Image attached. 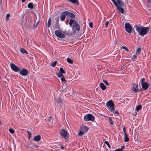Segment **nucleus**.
Instances as JSON below:
<instances>
[{
    "label": "nucleus",
    "mask_w": 151,
    "mask_h": 151,
    "mask_svg": "<svg viewBox=\"0 0 151 151\" xmlns=\"http://www.w3.org/2000/svg\"><path fill=\"white\" fill-rule=\"evenodd\" d=\"M124 146H122L121 148V150L122 151L123 149H124Z\"/></svg>",
    "instance_id": "nucleus-50"
},
{
    "label": "nucleus",
    "mask_w": 151,
    "mask_h": 151,
    "mask_svg": "<svg viewBox=\"0 0 151 151\" xmlns=\"http://www.w3.org/2000/svg\"><path fill=\"white\" fill-rule=\"evenodd\" d=\"M145 79L144 78H142L141 79L140 81L141 84H142V83H145Z\"/></svg>",
    "instance_id": "nucleus-35"
},
{
    "label": "nucleus",
    "mask_w": 151,
    "mask_h": 151,
    "mask_svg": "<svg viewBox=\"0 0 151 151\" xmlns=\"http://www.w3.org/2000/svg\"><path fill=\"white\" fill-rule=\"evenodd\" d=\"M20 52L22 54H28V52L24 49L22 48L20 50Z\"/></svg>",
    "instance_id": "nucleus-21"
},
{
    "label": "nucleus",
    "mask_w": 151,
    "mask_h": 151,
    "mask_svg": "<svg viewBox=\"0 0 151 151\" xmlns=\"http://www.w3.org/2000/svg\"><path fill=\"white\" fill-rule=\"evenodd\" d=\"M51 18L50 17L48 20L47 22V27H49L51 25Z\"/></svg>",
    "instance_id": "nucleus-27"
},
{
    "label": "nucleus",
    "mask_w": 151,
    "mask_h": 151,
    "mask_svg": "<svg viewBox=\"0 0 151 151\" xmlns=\"http://www.w3.org/2000/svg\"><path fill=\"white\" fill-rule=\"evenodd\" d=\"M122 48L123 49L125 50L126 51L129 52V50L126 47L123 46L122 47Z\"/></svg>",
    "instance_id": "nucleus-40"
},
{
    "label": "nucleus",
    "mask_w": 151,
    "mask_h": 151,
    "mask_svg": "<svg viewBox=\"0 0 151 151\" xmlns=\"http://www.w3.org/2000/svg\"><path fill=\"white\" fill-rule=\"evenodd\" d=\"M108 109L110 111H112L114 110V104L111 100H110L106 103Z\"/></svg>",
    "instance_id": "nucleus-6"
},
{
    "label": "nucleus",
    "mask_w": 151,
    "mask_h": 151,
    "mask_svg": "<svg viewBox=\"0 0 151 151\" xmlns=\"http://www.w3.org/2000/svg\"><path fill=\"white\" fill-rule=\"evenodd\" d=\"M109 22L108 21L105 24V25L106 26V27H107L108 26V24H109Z\"/></svg>",
    "instance_id": "nucleus-47"
},
{
    "label": "nucleus",
    "mask_w": 151,
    "mask_h": 151,
    "mask_svg": "<svg viewBox=\"0 0 151 151\" xmlns=\"http://www.w3.org/2000/svg\"><path fill=\"white\" fill-rule=\"evenodd\" d=\"M55 34L57 37L61 39L65 37V35L61 32L58 30H56L55 32Z\"/></svg>",
    "instance_id": "nucleus-9"
},
{
    "label": "nucleus",
    "mask_w": 151,
    "mask_h": 151,
    "mask_svg": "<svg viewBox=\"0 0 151 151\" xmlns=\"http://www.w3.org/2000/svg\"><path fill=\"white\" fill-rule=\"evenodd\" d=\"M141 52V49L140 47H138L137 48L136 51V55L139 54H140Z\"/></svg>",
    "instance_id": "nucleus-23"
},
{
    "label": "nucleus",
    "mask_w": 151,
    "mask_h": 151,
    "mask_svg": "<svg viewBox=\"0 0 151 151\" xmlns=\"http://www.w3.org/2000/svg\"><path fill=\"white\" fill-rule=\"evenodd\" d=\"M109 120V122L110 124L111 125H113L114 124V121L112 120L111 118L110 117H108Z\"/></svg>",
    "instance_id": "nucleus-22"
},
{
    "label": "nucleus",
    "mask_w": 151,
    "mask_h": 151,
    "mask_svg": "<svg viewBox=\"0 0 151 151\" xmlns=\"http://www.w3.org/2000/svg\"><path fill=\"white\" fill-rule=\"evenodd\" d=\"M41 138L40 135H38L34 137V140L35 141L38 142L40 140Z\"/></svg>",
    "instance_id": "nucleus-17"
},
{
    "label": "nucleus",
    "mask_w": 151,
    "mask_h": 151,
    "mask_svg": "<svg viewBox=\"0 0 151 151\" xmlns=\"http://www.w3.org/2000/svg\"><path fill=\"white\" fill-rule=\"evenodd\" d=\"M137 56L136 55H134L132 58V61H135L137 59Z\"/></svg>",
    "instance_id": "nucleus-34"
},
{
    "label": "nucleus",
    "mask_w": 151,
    "mask_h": 151,
    "mask_svg": "<svg viewBox=\"0 0 151 151\" xmlns=\"http://www.w3.org/2000/svg\"><path fill=\"white\" fill-rule=\"evenodd\" d=\"M27 6L29 8L32 9L34 6L32 3H29L28 4Z\"/></svg>",
    "instance_id": "nucleus-24"
},
{
    "label": "nucleus",
    "mask_w": 151,
    "mask_h": 151,
    "mask_svg": "<svg viewBox=\"0 0 151 151\" xmlns=\"http://www.w3.org/2000/svg\"><path fill=\"white\" fill-rule=\"evenodd\" d=\"M134 27L139 35L142 37L147 35L150 29V28L149 27L142 26L139 27L137 25H135Z\"/></svg>",
    "instance_id": "nucleus-1"
},
{
    "label": "nucleus",
    "mask_w": 151,
    "mask_h": 151,
    "mask_svg": "<svg viewBox=\"0 0 151 151\" xmlns=\"http://www.w3.org/2000/svg\"><path fill=\"white\" fill-rule=\"evenodd\" d=\"M2 1V0H1L0 3H1Z\"/></svg>",
    "instance_id": "nucleus-57"
},
{
    "label": "nucleus",
    "mask_w": 151,
    "mask_h": 151,
    "mask_svg": "<svg viewBox=\"0 0 151 151\" xmlns=\"http://www.w3.org/2000/svg\"><path fill=\"white\" fill-rule=\"evenodd\" d=\"M39 20L38 21L36 24H34L33 25V27L34 28H35V27H36L37 26L39 23Z\"/></svg>",
    "instance_id": "nucleus-39"
},
{
    "label": "nucleus",
    "mask_w": 151,
    "mask_h": 151,
    "mask_svg": "<svg viewBox=\"0 0 151 151\" xmlns=\"http://www.w3.org/2000/svg\"><path fill=\"white\" fill-rule=\"evenodd\" d=\"M67 15V11L63 12L61 15L60 20L62 21H64L66 18V16Z\"/></svg>",
    "instance_id": "nucleus-12"
},
{
    "label": "nucleus",
    "mask_w": 151,
    "mask_h": 151,
    "mask_svg": "<svg viewBox=\"0 0 151 151\" xmlns=\"http://www.w3.org/2000/svg\"><path fill=\"white\" fill-rule=\"evenodd\" d=\"M9 131L12 134H14V130L13 129L10 128L9 129Z\"/></svg>",
    "instance_id": "nucleus-36"
},
{
    "label": "nucleus",
    "mask_w": 151,
    "mask_h": 151,
    "mask_svg": "<svg viewBox=\"0 0 151 151\" xmlns=\"http://www.w3.org/2000/svg\"><path fill=\"white\" fill-rule=\"evenodd\" d=\"M19 72L20 74L23 76H27L28 73L27 70L25 68H23L22 70H20Z\"/></svg>",
    "instance_id": "nucleus-10"
},
{
    "label": "nucleus",
    "mask_w": 151,
    "mask_h": 151,
    "mask_svg": "<svg viewBox=\"0 0 151 151\" xmlns=\"http://www.w3.org/2000/svg\"><path fill=\"white\" fill-rule=\"evenodd\" d=\"M26 0H22V3H23Z\"/></svg>",
    "instance_id": "nucleus-54"
},
{
    "label": "nucleus",
    "mask_w": 151,
    "mask_h": 151,
    "mask_svg": "<svg viewBox=\"0 0 151 151\" xmlns=\"http://www.w3.org/2000/svg\"><path fill=\"white\" fill-rule=\"evenodd\" d=\"M61 80L62 81H65V78H64V76H63L62 77H61Z\"/></svg>",
    "instance_id": "nucleus-46"
},
{
    "label": "nucleus",
    "mask_w": 151,
    "mask_h": 151,
    "mask_svg": "<svg viewBox=\"0 0 151 151\" xmlns=\"http://www.w3.org/2000/svg\"><path fill=\"white\" fill-rule=\"evenodd\" d=\"M57 76L59 78H60V77H62L64 76V75H63V74L61 73H58L57 74Z\"/></svg>",
    "instance_id": "nucleus-32"
},
{
    "label": "nucleus",
    "mask_w": 151,
    "mask_h": 151,
    "mask_svg": "<svg viewBox=\"0 0 151 151\" xmlns=\"http://www.w3.org/2000/svg\"><path fill=\"white\" fill-rule=\"evenodd\" d=\"M113 1L116 6V9L118 11L119 13L120 14H123L124 13V8L120 6L118 4V2L115 1V0H111Z\"/></svg>",
    "instance_id": "nucleus-5"
},
{
    "label": "nucleus",
    "mask_w": 151,
    "mask_h": 151,
    "mask_svg": "<svg viewBox=\"0 0 151 151\" xmlns=\"http://www.w3.org/2000/svg\"><path fill=\"white\" fill-rule=\"evenodd\" d=\"M99 86L103 90H104L106 88V86L104 84L102 83H101L99 84Z\"/></svg>",
    "instance_id": "nucleus-20"
},
{
    "label": "nucleus",
    "mask_w": 151,
    "mask_h": 151,
    "mask_svg": "<svg viewBox=\"0 0 151 151\" xmlns=\"http://www.w3.org/2000/svg\"><path fill=\"white\" fill-rule=\"evenodd\" d=\"M69 25L70 27H72V29L73 32H75L76 31L78 32L79 31L80 26L76 20L71 19L69 21Z\"/></svg>",
    "instance_id": "nucleus-2"
},
{
    "label": "nucleus",
    "mask_w": 151,
    "mask_h": 151,
    "mask_svg": "<svg viewBox=\"0 0 151 151\" xmlns=\"http://www.w3.org/2000/svg\"><path fill=\"white\" fill-rule=\"evenodd\" d=\"M125 31L129 34L131 33L132 30V27L131 24L129 23L126 22L125 24Z\"/></svg>",
    "instance_id": "nucleus-7"
},
{
    "label": "nucleus",
    "mask_w": 151,
    "mask_h": 151,
    "mask_svg": "<svg viewBox=\"0 0 151 151\" xmlns=\"http://www.w3.org/2000/svg\"><path fill=\"white\" fill-rule=\"evenodd\" d=\"M68 1L73 3H77V4H78V0H68Z\"/></svg>",
    "instance_id": "nucleus-26"
},
{
    "label": "nucleus",
    "mask_w": 151,
    "mask_h": 151,
    "mask_svg": "<svg viewBox=\"0 0 151 151\" xmlns=\"http://www.w3.org/2000/svg\"><path fill=\"white\" fill-rule=\"evenodd\" d=\"M111 112H113L114 114H119V113L117 111H114V110L112 111H111Z\"/></svg>",
    "instance_id": "nucleus-43"
},
{
    "label": "nucleus",
    "mask_w": 151,
    "mask_h": 151,
    "mask_svg": "<svg viewBox=\"0 0 151 151\" xmlns=\"http://www.w3.org/2000/svg\"><path fill=\"white\" fill-rule=\"evenodd\" d=\"M24 17H25V14H24L22 15V18L21 19V20L22 21H23V19L24 18Z\"/></svg>",
    "instance_id": "nucleus-44"
},
{
    "label": "nucleus",
    "mask_w": 151,
    "mask_h": 151,
    "mask_svg": "<svg viewBox=\"0 0 151 151\" xmlns=\"http://www.w3.org/2000/svg\"><path fill=\"white\" fill-rule=\"evenodd\" d=\"M67 61L68 63L70 64L73 63V60L70 58H68L67 59Z\"/></svg>",
    "instance_id": "nucleus-30"
},
{
    "label": "nucleus",
    "mask_w": 151,
    "mask_h": 151,
    "mask_svg": "<svg viewBox=\"0 0 151 151\" xmlns=\"http://www.w3.org/2000/svg\"><path fill=\"white\" fill-rule=\"evenodd\" d=\"M104 143L105 144H106L108 146V147L109 148H111V146H110L108 142L107 141H106L104 142Z\"/></svg>",
    "instance_id": "nucleus-38"
},
{
    "label": "nucleus",
    "mask_w": 151,
    "mask_h": 151,
    "mask_svg": "<svg viewBox=\"0 0 151 151\" xmlns=\"http://www.w3.org/2000/svg\"><path fill=\"white\" fill-rule=\"evenodd\" d=\"M84 133H84V132H83L82 130L80 131V132L78 133V136H82Z\"/></svg>",
    "instance_id": "nucleus-37"
},
{
    "label": "nucleus",
    "mask_w": 151,
    "mask_h": 151,
    "mask_svg": "<svg viewBox=\"0 0 151 151\" xmlns=\"http://www.w3.org/2000/svg\"><path fill=\"white\" fill-rule=\"evenodd\" d=\"M133 91L135 93H137L138 92H140L142 90V89L140 90L138 89V86L137 85H134L132 88Z\"/></svg>",
    "instance_id": "nucleus-11"
},
{
    "label": "nucleus",
    "mask_w": 151,
    "mask_h": 151,
    "mask_svg": "<svg viewBox=\"0 0 151 151\" xmlns=\"http://www.w3.org/2000/svg\"><path fill=\"white\" fill-rule=\"evenodd\" d=\"M89 27L91 28H92L93 27V23L92 22H90L89 24Z\"/></svg>",
    "instance_id": "nucleus-45"
},
{
    "label": "nucleus",
    "mask_w": 151,
    "mask_h": 151,
    "mask_svg": "<svg viewBox=\"0 0 151 151\" xmlns=\"http://www.w3.org/2000/svg\"><path fill=\"white\" fill-rule=\"evenodd\" d=\"M55 19L56 21V22L55 23V27L57 29H59L60 25L59 24V19L58 18H55Z\"/></svg>",
    "instance_id": "nucleus-19"
},
{
    "label": "nucleus",
    "mask_w": 151,
    "mask_h": 151,
    "mask_svg": "<svg viewBox=\"0 0 151 151\" xmlns=\"http://www.w3.org/2000/svg\"><path fill=\"white\" fill-rule=\"evenodd\" d=\"M129 140V138L128 137L127 135L125 133V134L124 142H127Z\"/></svg>",
    "instance_id": "nucleus-25"
},
{
    "label": "nucleus",
    "mask_w": 151,
    "mask_h": 151,
    "mask_svg": "<svg viewBox=\"0 0 151 151\" xmlns=\"http://www.w3.org/2000/svg\"><path fill=\"white\" fill-rule=\"evenodd\" d=\"M147 1H148V2L149 3H150L151 2V1L150 0H147Z\"/></svg>",
    "instance_id": "nucleus-55"
},
{
    "label": "nucleus",
    "mask_w": 151,
    "mask_h": 151,
    "mask_svg": "<svg viewBox=\"0 0 151 151\" xmlns=\"http://www.w3.org/2000/svg\"><path fill=\"white\" fill-rule=\"evenodd\" d=\"M27 134L28 136V139H30V138L32 136V134L28 130H27Z\"/></svg>",
    "instance_id": "nucleus-28"
},
{
    "label": "nucleus",
    "mask_w": 151,
    "mask_h": 151,
    "mask_svg": "<svg viewBox=\"0 0 151 151\" xmlns=\"http://www.w3.org/2000/svg\"><path fill=\"white\" fill-rule=\"evenodd\" d=\"M57 63V61H55L54 62H52L51 64V65L52 67H55V66Z\"/></svg>",
    "instance_id": "nucleus-33"
},
{
    "label": "nucleus",
    "mask_w": 151,
    "mask_h": 151,
    "mask_svg": "<svg viewBox=\"0 0 151 151\" xmlns=\"http://www.w3.org/2000/svg\"><path fill=\"white\" fill-rule=\"evenodd\" d=\"M123 131L124 132L125 134V133H126L125 128L124 127L123 128Z\"/></svg>",
    "instance_id": "nucleus-51"
},
{
    "label": "nucleus",
    "mask_w": 151,
    "mask_h": 151,
    "mask_svg": "<svg viewBox=\"0 0 151 151\" xmlns=\"http://www.w3.org/2000/svg\"><path fill=\"white\" fill-rule=\"evenodd\" d=\"M141 85L142 88L145 90H147L150 86L149 83L147 82H145Z\"/></svg>",
    "instance_id": "nucleus-13"
},
{
    "label": "nucleus",
    "mask_w": 151,
    "mask_h": 151,
    "mask_svg": "<svg viewBox=\"0 0 151 151\" xmlns=\"http://www.w3.org/2000/svg\"><path fill=\"white\" fill-rule=\"evenodd\" d=\"M60 149L61 150H63L64 149V147H63L62 146H61L60 147Z\"/></svg>",
    "instance_id": "nucleus-52"
},
{
    "label": "nucleus",
    "mask_w": 151,
    "mask_h": 151,
    "mask_svg": "<svg viewBox=\"0 0 151 151\" xmlns=\"http://www.w3.org/2000/svg\"><path fill=\"white\" fill-rule=\"evenodd\" d=\"M95 118V117L93 115L89 114L84 116L83 120L85 121H91L93 122L94 121Z\"/></svg>",
    "instance_id": "nucleus-4"
},
{
    "label": "nucleus",
    "mask_w": 151,
    "mask_h": 151,
    "mask_svg": "<svg viewBox=\"0 0 151 151\" xmlns=\"http://www.w3.org/2000/svg\"><path fill=\"white\" fill-rule=\"evenodd\" d=\"M142 107L141 105H138L136 107V110L137 111H138L142 108Z\"/></svg>",
    "instance_id": "nucleus-29"
},
{
    "label": "nucleus",
    "mask_w": 151,
    "mask_h": 151,
    "mask_svg": "<svg viewBox=\"0 0 151 151\" xmlns=\"http://www.w3.org/2000/svg\"><path fill=\"white\" fill-rule=\"evenodd\" d=\"M55 101L56 102L60 104H62L63 101V99L60 97H57Z\"/></svg>",
    "instance_id": "nucleus-14"
},
{
    "label": "nucleus",
    "mask_w": 151,
    "mask_h": 151,
    "mask_svg": "<svg viewBox=\"0 0 151 151\" xmlns=\"http://www.w3.org/2000/svg\"><path fill=\"white\" fill-rule=\"evenodd\" d=\"M115 151H122L120 149H116Z\"/></svg>",
    "instance_id": "nucleus-53"
},
{
    "label": "nucleus",
    "mask_w": 151,
    "mask_h": 151,
    "mask_svg": "<svg viewBox=\"0 0 151 151\" xmlns=\"http://www.w3.org/2000/svg\"><path fill=\"white\" fill-rule=\"evenodd\" d=\"M67 15L71 18H74L75 17V15L72 13L67 11Z\"/></svg>",
    "instance_id": "nucleus-16"
},
{
    "label": "nucleus",
    "mask_w": 151,
    "mask_h": 151,
    "mask_svg": "<svg viewBox=\"0 0 151 151\" xmlns=\"http://www.w3.org/2000/svg\"><path fill=\"white\" fill-rule=\"evenodd\" d=\"M52 119V117H49L48 118L47 120L49 121H51V120Z\"/></svg>",
    "instance_id": "nucleus-48"
},
{
    "label": "nucleus",
    "mask_w": 151,
    "mask_h": 151,
    "mask_svg": "<svg viewBox=\"0 0 151 151\" xmlns=\"http://www.w3.org/2000/svg\"><path fill=\"white\" fill-rule=\"evenodd\" d=\"M2 124L1 122V121H0V125H1Z\"/></svg>",
    "instance_id": "nucleus-56"
},
{
    "label": "nucleus",
    "mask_w": 151,
    "mask_h": 151,
    "mask_svg": "<svg viewBox=\"0 0 151 151\" xmlns=\"http://www.w3.org/2000/svg\"><path fill=\"white\" fill-rule=\"evenodd\" d=\"M33 148H37V146L36 145H33V146L32 147Z\"/></svg>",
    "instance_id": "nucleus-49"
},
{
    "label": "nucleus",
    "mask_w": 151,
    "mask_h": 151,
    "mask_svg": "<svg viewBox=\"0 0 151 151\" xmlns=\"http://www.w3.org/2000/svg\"><path fill=\"white\" fill-rule=\"evenodd\" d=\"M60 135L65 140L67 141L68 138L69 134L67 131L65 130L64 129H61L59 132Z\"/></svg>",
    "instance_id": "nucleus-3"
},
{
    "label": "nucleus",
    "mask_w": 151,
    "mask_h": 151,
    "mask_svg": "<svg viewBox=\"0 0 151 151\" xmlns=\"http://www.w3.org/2000/svg\"><path fill=\"white\" fill-rule=\"evenodd\" d=\"M10 16V14H6V20H8L9 19V17Z\"/></svg>",
    "instance_id": "nucleus-42"
},
{
    "label": "nucleus",
    "mask_w": 151,
    "mask_h": 151,
    "mask_svg": "<svg viewBox=\"0 0 151 151\" xmlns=\"http://www.w3.org/2000/svg\"><path fill=\"white\" fill-rule=\"evenodd\" d=\"M59 73H61L62 74H63V73H65V72L64 70L62 68H60V69Z\"/></svg>",
    "instance_id": "nucleus-31"
},
{
    "label": "nucleus",
    "mask_w": 151,
    "mask_h": 151,
    "mask_svg": "<svg viewBox=\"0 0 151 151\" xmlns=\"http://www.w3.org/2000/svg\"><path fill=\"white\" fill-rule=\"evenodd\" d=\"M88 127L86 126H84L82 127L81 130L83 132H84V133H86L88 131Z\"/></svg>",
    "instance_id": "nucleus-18"
},
{
    "label": "nucleus",
    "mask_w": 151,
    "mask_h": 151,
    "mask_svg": "<svg viewBox=\"0 0 151 151\" xmlns=\"http://www.w3.org/2000/svg\"><path fill=\"white\" fill-rule=\"evenodd\" d=\"M103 82L106 85H109V83H108V82L107 81H106V80H103Z\"/></svg>",
    "instance_id": "nucleus-41"
},
{
    "label": "nucleus",
    "mask_w": 151,
    "mask_h": 151,
    "mask_svg": "<svg viewBox=\"0 0 151 151\" xmlns=\"http://www.w3.org/2000/svg\"><path fill=\"white\" fill-rule=\"evenodd\" d=\"M10 67L12 70L16 72H18L21 70L20 68H19L14 63H12L10 64Z\"/></svg>",
    "instance_id": "nucleus-8"
},
{
    "label": "nucleus",
    "mask_w": 151,
    "mask_h": 151,
    "mask_svg": "<svg viewBox=\"0 0 151 151\" xmlns=\"http://www.w3.org/2000/svg\"><path fill=\"white\" fill-rule=\"evenodd\" d=\"M116 1L119 4V5L122 8H123L124 6V2L121 0H116Z\"/></svg>",
    "instance_id": "nucleus-15"
}]
</instances>
